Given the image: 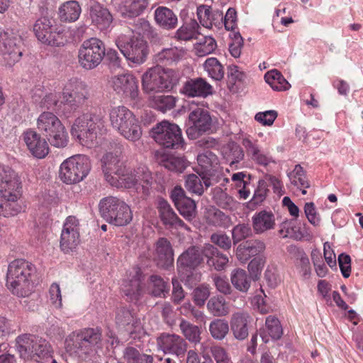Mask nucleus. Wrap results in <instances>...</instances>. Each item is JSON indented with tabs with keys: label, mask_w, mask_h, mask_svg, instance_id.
<instances>
[{
	"label": "nucleus",
	"mask_w": 363,
	"mask_h": 363,
	"mask_svg": "<svg viewBox=\"0 0 363 363\" xmlns=\"http://www.w3.org/2000/svg\"><path fill=\"white\" fill-rule=\"evenodd\" d=\"M116 44L128 62L139 65L146 61L149 48L143 37L121 34L116 40Z\"/></svg>",
	"instance_id": "7"
},
{
	"label": "nucleus",
	"mask_w": 363,
	"mask_h": 363,
	"mask_svg": "<svg viewBox=\"0 0 363 363\" xmlns=\"http://www.w3.org/2000/svg\"><path fill=\"white\" fill-rule=\"evenodd\" d=\"M110 84L118 94L124 98L135 99L138 96V81L131 74L114 76L110 80Z\"/></svg>",
	"instance_id": "18"
},
{
	"label": "nucleus",
	"mask_w": 363,
	"mask_h": 363,
	"mask_svg": "<svg viewBox=\"0 0 363 363\" xmlns=\"http://www.w3.org/2000/svg\"><path fill=\"white\" fill-rule=\"evenodd\" d=\"M49 143L57 148H63L68 143V133L64 125L45 135Z\"/></svg>",
	"instance_id": "46"
},
{
	"label": "nucleus",
	"mask_w": 363,
	"mask_h": 363,
	"mask_svg": "<svg viewBox=\"0 0 363 363\" xmlns=\"http://www.w3.org/2000/svg\"><path fill=\"white\" fill-rule=\"evenodd\" d=\"M106 130L104 117L101 114L87 113L75 120L71 133L83 146L91 148L99 143Z\"/></svg>",
	"instance_id": "2"
},
{
	"label": "nucleus",
	"mask_w": 363,
	"mask_h": 363,
	"mask_svg": "<svg viewBox=\"0 0 363 363\" xmlns=\"http://www.w3.org/2000/svg\"><path fill=\"white\" fill-rule=\"evenodd\" d=\"M153 259L157 266L167 269L174 263V250L170 241L166 238H160L154 244Z\"/></svg>",
	"instance_id": "22"
},
{
	"label": "nucleus",
	"mask_w": 363,
	"mask_h": 363,
	"mask_svg": "<svg viewBox=\"0 0 363 363\" xmlns=\"http://www.w3.org/2000/svg\"><path fill=\"white\" fill-rule=\"evenodd\" d=\"M216 48V40L211 36H203L200 39L199 43L196 45V54L200 56H205L213 52Z\"/></svg>",
	"instance_id": "57"
},
{
	"label": "nucleus",
	"mask_w": 363,
	"mask_h": 363,
	"mask_svg": "<svg viewBox=\"0 0 363 363\" xmlns=\"http://www.w3.org/2000/svg\"><path fill=\"white\" fill-rule=\"evenodd\" d=\"M149 0H128L121 7L120 11L125 18L140 16L147 7Z\"/></svg>",
	"instance_id": "39"
},
{
	"label": "nucleus",
	"mask_w": 363,
	"mask_h": 363,
	"mask_svg": "<svg viewBox=\"0 0 363 363\" xmlns=\"http://www.w3.org/2000/svg\"><path fill=\"white\" fill-rule=\"evenodd\" d=\"M296 267L304 279L310 278L311 267L309 259L303 251H298L296 258Z\"/></svg>",
	"instance_id": "56"
},
{
	"label": "nucleus",
	"mask_w": 363,
	"mask_h": 363,
	"mask_svg": "<svg viewBox=\"0 0 363 363\" xmlns=\"http://www.w3.org/2000/svg\"><path fill=\"white\" fill-rule=\"evenodd\" d=\"M112 127L130 141H136L142 135L141 127L134 114L126 107H113L109 113Z\"/></svg>",
	"instance_id": "5"
},
{
	"label": "nucleus",
	"mask_w": 363,
	"mask_h": 363,
	"mask_svg": "<svg viewBox=\"0 0 363 363\" xmlns=\"http://www.w3.org/2000/svg\"><path fill=\"white\" fill-rule=\"evenodd\" d=\"M264 79L274 91H281L288 90L291 86L281 72L277 69L267 72L264 75Z\"/></svg>",
	"instance_id": "44"
},
{
	"label": "nucleus",
	"mask_w": 363,
	"mask_h": 363,
	"mask_svg": "<svg viewBox=\"0 0 363 363\" xmlns=\"http://www.w3.org/2000/svg\"><path fill=\"white\" fill-rule=\"evenodd\" d=\"M171 198L179 213L186 220H191L196 214L195 201L185 195L181 186H175L171 192Z\"/></svg>",
	"instance_id": "20"
},
{
	"label": "nucleus",
	"mask_w": 363,
	"mask_h": 363,
	"mask_svg": "<svg viewBox=\"0 0 363 363\" xmlns=\"http://www.w3.org/2000/svg\"><path fill=\"white\" fill-rule=\"evenodd\" d=\"M138 186H139V191L145 194H147L149 188L152 183V177L150 172L146 168H142L137 172Z\"/></svg>",
	"instance_id": "59"
},
{
	"label": "nucleus",
	"mask_w": 363,
	"mask_h": 363,
	"mask_svg": "<svg viewBox=\"0 0 363 363\" xmlns=\"http://www.w3.org/2000/svg\"><path fill=\"white\" fill-rule=\"evenodd\" d=\"M199 26L196 20L191 19L189 22L184 23L176 32L175 38L179 40H191L197 39L200 33Z\"/></svg>",
	"instance_id": "41"
},
{
	"label": "nucleus",
	"mask_w": 363,
	"mask_h": 363,
	"mask_svg": "<svg viewBox=\"0 0 363 363\" xmlns=\"http://www.w3.org/2000/svg\"><path fill=\"white\" fill-rule=\"evenodd\" d=\"M204 257V245L190 247L179 257L177 267L186 272H191L203 263Z\"/></svg>",
	"instance_id": "21"
},
{
	"label": "nucleus",
	"mask_w": 363,
	"mask_h": 363,
	"mask_svg": "<svg viewBox=\"0 0 363 363\" xmlns=\"http://www.w3.org/2000/svg\"><path fill=\"white\" fill-rule=\"evenodd\" d=\"M159 163L170 171L182 172L186 167L185 160L174 156L162 157Z\"/></svg>",
	"instance_id": "52"
},
{
	"label": "nucleus",
	"mask_w": 363,
	"mask_h": 363,
	"mask_svg": "<svg viewBox=\"0 0 363 363\" xmlns=\"http://www.w3.org/2000/svg\"><path fill=\"white\" fill-rule=\"evenodd\" d=\"M21 182L16 173L9 167L0 169V216L9 217L22 211L18 202Z\"/></svg>",
	"instance_id": "1"
},
{
	"label": "nucleus",
	"mask_w": 363,
	"mask_h": 363,
	"mask_svg": "<svg viewBox=\"0 0 363 363\" xmlns=\"http://www.w3.org/2000/svg\"><path fill=\"white\" fill-rule=\"evenodd\" d=\"M62 95L60 104L69 112L75 111L90 96L87 85L77 79H72L65 84Z\"/></svg>",
	"instance_id": "11"
},
{
	"label": "nucleus",
	"mask_w": 363,
	"mask_h": 363,
	"mask_svg": "<svg viewBox=\"0 0 363 363\" xmlns=\"http://www.w3.org/2000/svg\"><path fill=\"white\" fill-rule=\"evenodd\" d=\"M185 53L183 48H164L155 55V61L162 65H172L180 61Z\"/></svg>",
	"instance_id": "33"
},
{
	"label": "nucleus",
	"mask_w": 363,
	"mask_h": 363,
	"mask_svg": "<svg viewBox=\"0 0 363 363\" xmlns=\"http://www.w3.org/2000/svg\"><path fill=\"white\" fill-rule=\"evenodd\" d=\"M151 135L155 141L164 147L180 149L184 147L182 130L175 123L162 121L152 128Z\"/></svg>",
	"instance_id": "10"
},
{
	"label": "nucleus",
	"mask_w": 363,
	"mask_h": 363,
	"mask_svg": "<svg viewBox=\"0 0 363 363\" xmlns=\"http://www.w3.org/2000/svg\"><path fill=\"white\" fill-rule=\"evenodd\" d=\"M204 252L206 264L208 267H213L217 271H221L225 269L229 261L226 255L222 253L211 244L204 245Z\"/></svg>",
	"instance_id": "31"
},
{
	"label": "nucleus",
	"mask_w": 363,
	"mask_h": 363,
	"mask_svg": "<svg viewBox=\"0 0 363 363\" xmlns=\"http://www.w3.org/2000/svg\"><path fill=\"white\" fill-rule=\"evenodd\" d=\"M23 42L17 31L6 29L0 33V53L9 66L18 62L23 55Z\"/></svg>",
	"instance_id": "12"
},
{
	"label": "nucleus",
	"mask_w": 363,
	"mask_h": 363,
	"mask_svg": "<svg viewBox=\"0 0 363 363\" xmlns=\"http://www.w3.org/2000/svg\"><path fill=\"white\" fill-rule=\"evenodd\" d=\"M35 272V267L30 262L18 259L11 262L8 267L6 284L13 294L18 296H27L32 289L30 278Z\"/></svg>",
	"instance_id": "3"
},
{
	"label": "nucleus",
	"mask_w": 363,
	"mask_h": 363,
	"mask_svg": "<svg viewBox=\"0 0 363 363\" xmlns=\"http://www.w3.org/2000/svg\"><path fill=\"white\" fill-rule=\"evenodd\" d=\"M197 16L201 25L206 28L218 26L223 22V13L219 10L213 11L207 5H201L197 9Z\"/></svg>",
	"instance_id": "34"
},
{
	"label": "nucleus",
	"mask_w": 363,
	"mask_h": 363,
	"mask_svg": "<svg viewBox=\"0 0 363 363\" xmlns=\"http://www.w3.org/2000/svg\"><path fill=\"white\" fill-rule=\"evenodd\" d=\"M105 55V47L101 40L91 38L83 42L79 50V62L86 69L96 67Z\"/></svg>",
	"instance_id": "13"
},
{
	"label": "nucleus",
	"mask_w": 363,
	"mask_h": 363,
	"mask_svg": "<svg viewBox=\"0 0 363 363\" xmlns=\"http://www.w3.org/2000/svg\"><path fill=\"white\" fill-rule=\"evenodd\" d=\"M36 337L24 334L16 339V349L23 359L33 358V347Z\"/></svg>",
	"instance_id": "40"
},
{
	"label": "nucleus",
	"mask_w": 363,
	"mask_h": 363,
	"mask_svg": "<svg viewBox=\"0 0 363 363\" xmlns=\"http://www.w3.org/2000/svg\"><path fill=\"white\" fill-rule=\"evenodd\" d=\"M210 351L216 363H233L227 351L218 345L210 347Z\"/></svg>",
	"instance_id": "64"
},
{
	"label": "nucleus",
	"mask_w": 363,
	"mask_h": 363,
	"mask_svg": "<svg viewBox=\"0 0 363 363\" xmlns=\"http://www.w3.org/2000/svg\"><path fill=\"white\" fill-rule=\"evenodd\" d=\"M179 329L184 336L185 340H188L189 342L195 345L200 342L201 331L199 326L193 325L184 319H182L179 323Z\"/></svg>",
	"instance_id": "45"
},
{
	"label": "nucleus",
	"mask_w": 363,
	"mask_h": 363,
	"mask_svg": "<svg viewBox=\"0 0 363 363\" xmlns=\"http://www.w3.org/2000/svg\"><path fill=\"white\" fill-rule=\"evenodd\" d=\"M62 125L58 117L50 111L43 112L37 119V128L45 136Z\"/></svg>",
	"instance_id": "36"
},
{
	"label": "nucleus",
	"mask_w": 363,
	"mask_h": 363,
	"mask_svg": "<svg viewBox=\"0 0 363 363\" xmlns=\"http://www.w3.org/2000/svg\"><path fill=\"white\" fill-rule=\"evenodd\" d=\"M150 293L154 296L164 297L169 292V286L167 281L157 276L152 275L150 278Z\"/></svg>",
	"instance_id": "50"
},
{
	"label": "nucleus",
	"mask_w": 363,
	"mask_h": 363,
	"mask_svg": "<svg viewBox=\"0 0 363 363\" xmlns=\"http://www.w3.org/2000/svg\"><path fill=\"white\" fill-rule=\"evenodd\" d=\"M252 225L256 234H263L275 228V216L271 211H260L252 217Z\"/></svg>",
	"instance_id": "28"
},
{
	"label": "nucleus",
	"mask_w": 363,
	"mask_h": 363,
	"mask_svg": "<svg viewBox=\"0 0 363 363\" xmlns=\"http://www.w3.org/2000/svg\"><path fill=\"white\" fill-rule=\"evenodd\" d=\"M157 344L164 353L174 354L178 357H184L188 347L186 341L176 334H162L158 338Z\"/></svg>",
	"instance_id": "19"
},
{
	"label": "nucleus",
	"mask_w": 363,
	"mask_h": 363,
	"mask_svg": "<svg viewBox=\"0 0 363 363\" xmlns=\"http://www.w3.org/2000/svg\"><path fill=\"white\" fill-rule=\"evenodd\" d=\"M210 289L207 285H200L195 288L192 293V298L198 306H203L210 296Z\"/></svg>",
	"instance_id": "62"
},
{
	"label": "nucleus",
	"mask_w": 363,
	"mask_h": 363,
	"mask_svg": "<svg viewBox=\"0 0 363 363\" xmlns=\"http://www.w3.org/2000/svg\"><path fill=\"white\" fill-rule=\"evenodd\" d=\"M101 217L116 226L128 224L133 218L130 207L123 201L114 196L102 199L99 204Z\"/></svg>",
	"instance_id": "6"
},
{
	"label": "nucleus",
	"mask_w": 363,
	"mask_h": 363,
	"mask_svg": "<svg viewBox=\"0 0 363 363\" xmlns=\"http://www.w3.org/2000/svg\"><path fill=\"white\" fill-rule=\"evenodd\" d=\"M158 211L164 225L175 228H187L186 224L177 216L167 201L162 199L159 201Z\"/></svg>",
	"instance_id": "32"
},
{
	"label": "nucleus",
	"mask_w": 363,
	"mask_h": 363,
	"mask_svg": "<svg viewBox=\"0 0 363 363\" xmlns=\"http://www.w3.org/2000/svg\"><path fill=\"white\" fill-rule=\"evenodd\" d=\"M115 152H108L104 155L101 159L102 169L104 173L106 180L108 182V177H113L118 173L119 169L125 167L121 160L122 154V146L116 145Z\"/></svg>",
	"instance_id": "23"
},
{
	"label": "nucleus",
	"mask_w": 363,
	"mask_h": 363,
	"mask_svg": "<svg viewBox=\"0 0 363 363\" xmlns=\"http://www.w3.org/2000/svg\"><path fill=\"white\" fill-rule=\"evenodd\" d=\"M79 222L74 216L67 218L60 238V247L68 253L76 248L79 243Z\"/></svg>",
	"instance_id": "17"
},
{
	"label": "nucleus",
	"mask_w": 363,
	"mask_h": 363,
	"mask_svg": "<svg viewBox=\"0 0 363 363\" xmlns=\"http://www.w3.org/2000/svg\"><path fill=\"white\" fill-rule=\"evenodd\" d=\"M211 241L220 248L228 250L232 246L230 238L224 233H215L211 235Z\"/></svg>",
	"instance_id": "63"
},
{
	"label": "nucleus",
	"mask_w": 363,
	"mask_h": 363,
	"mask_svg": "<svg viewBox=\"0 0 363 363\" xmlns=\"http://www.w3.org/2000/svg\"><path fill=\"white\" fill-rule=\"evenodd\" d=\"M242 145L246 150L247 156L257 164L267 166L271 162L272 158L268 154L264 153L255 142L245 138L242 140Z\"/></svg>",
	"instance_id": "37"
},
{
	"label": "nucleus",
	"mask_w": 363,
	"mask_h": 363,
	"mask_svg": "<svg viewBox=\"0 0 363 363\" xmlns=\"http://www.w3.org/2000/svg\"><path fill=\"white\" fill-rule=\"evenodd\" d=\"M123 357L128 363H140L143 358L145 359L147 363L152 361V358L150 356L140 354V352L133 347H128L125 349Z\"/></svg>",
	"instance_id": "60"
},
{
	"label": "nucleus",
	"mask_w": 363,
	"mask_h": 363,
	"mask_svg": "<svg viewBox=\"0 0 363 363\" xmlns=\"http://www.w3.org/2000/svg\"><path fill=\"white\" fill-rule=\"evenodd\" d=\"M89 17L92 23L101 30L107 29L112 22V16L108 10L96 2L89 7Z\"/></svg>",
	"instance_id": "30"
},
{
	"label": "nucleus",
	"mask_w": 363,
	"mask_h": 363,
	"mask_svg": "<svg viewBox=\"0 0 363 363\" xmlns=\"http://www.w3.org/2000/svg\"><path fill=\"white\" fill-rule=\"evenodd\" d=\"M90 169L91 162L89 157L84 155H76L61 164L60 177L66 184H76L83 180Z\"/></svg>",
	"instance_id": "9"
},
{
	"label": "nucleus",
	"mask_w": 363,
	"mask_h": 363,
	"mask_svg": "<svg viewBox=\"0 0 363 363\" xmlns=\"http://www.w3.org/2000/svg\"><path fill=\"white\" fill-rule=\"evenodd\" d=\"M207 308L214 316H225L229 313L227 303L223 296H213L207 303Z\"/></svg>",
	"instance_id": "47"
},
{
	"label": "nucleus",
	"mask_w": 363,
	"mask_h": 363,
	"mask_svg": "<svg viewBox=\"0 0 363 363\" xmlns=\"http://www.w3.org/2000/svg\"><path fill=\"white\" fill-rule=\"evenodd\" d=\"M265 325L269 336L274 340L279 339L283 330L280 321L277 318L273 315H269L265 320Z\"/></svg>",
	"instance_id": "58"
},
{
	"label": "nucleus",
	"mask_w": 363,
	"mask_h": 363,
	"mask_svg": "<svg viewBox=\"0 0 363 363\" xmlns=\"http://www.w3.org/2000/svg\"><path fill=\"white\" fill-rule=\"evenodd\" d=\"M215 200L216 204L225 210L235 211L238 208V203L234 198L228 195L226 192L220 189L215 195Z\"/></svg>",
	"instance_id": "54"
},
{
	"label": "nucleus",
	"mask_w": 363,
	"mask_h": 363,
	"mask_svg": "<svg viewBox=\"0 0 363 363\" xmlns=\"http://www.w3.org/2000/svg\"><path fill=\"white\" fill-rule=\"evenodd\" d=\"M212 92V86L201 77L186 81L182 89V93L189 97L205 98Z\"/></svg>",
	"instance_id": "24"
},
{
	"label": "nucleus",
	"mask_w": 363,
	"mask_h": 363,
	"mask_svg": "<svg viewBox=\"0 0 363 363\" xmlns=\"http://www.w3.org/2000/svg\"><path fill=\"white\" fill-rule=\"evenodd\" d=\"M123 291L130 301H137L142 294L141 274L136 272L133 277L123 284Z\"/></svg>",
	"instance_id": "38"
},
{
	"label": "nucleus",
	"mask_w": 363,
	"mask_h": 363,
	"mask_svg": "<svg viewBox=\"0 0 363 363\" xmlns=\"http://www.w3.org/2000/svg\"><path fill=\"white\" fill-rule=\"evenodd\" d=\"M179 72L156 66L149 69L143 74L142 77L143 89L147 93L170 91L179 83Z\"/></svg>",
	"instance_id": "4"
},
{
	"label": "nucleus",
	"mask_w": 363,
	"mask_h": 363,
	"mask_svg": "<svg viewBox=\"0 0 363 363\" xmlns=\"http://www.w3.org/2000/svg\"><path fill=\"white\" fill-rule=\"evenodd\" d=\"M138 181L137 174H134L125 166L122 169H119L118 173L113 177H108V183L111 186L128 189L135 188L137 191H139Z\"/></svg>",
	"instance_id": "29"
},
{
	"label": "nucleus",
	"mask_w": 363,
	"mask_h": 363,
	"mask_svg": "<svg viewBox=\"0 0 363 363\" xmlns=\"http://www.w3.org/2000/svg\"><path fill=\"white\" fill-rule=\"evenodd\" d=\"M197 162L196 173L202 178L206 188H208L213 184V182H217L213 177L220 172L218 158L207 150L197 156Z\"/></svg>",
	"instance_id": "15"
},
{
	"label": "nucleus",
	"mask_w": 363,
	"mask_h": 363,
	"mask_svg": "<svg viewBox=\"0 0 363 363\" xmlns=\"http://www.w3.org/2000/svg\"><path fill=\"white\" fill-rule=\"evenodd\" d=\"M33 30L38 40L42 43L60 46L65 42L62 28L48 18L43 17L37 20L34 24Z\"/></svg>",
	"instance_id": "14"
},
{
	"label": "nucleus",
	"mask_w": 363,
	"mask_h": 363,
	"mask_svg": "<svg viewBox=\"0 0 363 363\" xmlns=\"http://www.w3.org/2000/svg\"><path fill=\"white\" fill-rule=\"evenodd\" d=\"M80 13L81 7L77 1H67L59 9V16L62 21H75L79 18Z\"/></svg>",
	"instance_id": "42"
},
{
	"label": "nucleus",
	"mask_w": 363,
	"mask_h": 363,
	"mask_svg": "<svg viewBox=\"0 0 363 363\" xmlns=\"http://www.w3.org/2000/svg\"><path fill=\"white\" fill-rule=\"evenodd\" d=\"M203 67L208 75L215 80H221L224 77V69L219 61L215 57L208 58Z\"/></svg>",
	"instance_id": "51"
},
{
	"label": "nucleus",
	"mask_w": 363,
	"mask_h": 363,
	"mask_svg": "<svg viewBox=\"0 0 363 363\" xmlns=\"http://www.w3.org/2000/svg\"><path fill=\"white\" fill-rule=\"evenodd\" d=\"M288 177L291 184L298 189L310 187L305 171L300 164L296 165L294 170L288 174Z\"/></svg>",
	"instance_id": "48"
},
{
	"label": "nucleus",
	"mask_w": 363,
	"mask_h": 363,
	"mask_svg": "<svg viewBox=\"0 0 363 363\" xmlns=\"http://www.w3.org/2000/svg\"><path fill=\"white\" fill-rule=\"evenodd\" d=\"M175 103V98L170 95H157L152 99V106L162 113L172 109Z\"/></svg>",
	"instance_id": "55"
},
{
	"label": "nucleus",
	"mask_w": 363,
	"mask_h": 363,
	"mask_svg": "<svg viewBox=\"0 0 363 363\" xmlns=\"http://www.w3.org/2000/svg\"><path fill=\"white\" fill-rule=\"evenodd\" d=\"M24 141L33 156L38 158L45 157L49 152V147L45 139L33 130L24 133Z\"/></svg>",
	"instance_id": "26"
},
{
	"label": "nucleus",
	"mask_w": 363,
	"mask_h": 363,
	"mask_svg": "<svg viewBox=\"0 0 363 363\" xmlns=\"http://www.w3.org/2000/svg\"><path fill=\"white\" fill-rule=\"evenodd\" d=\"M230 281L237 290L243 293H246L251 285V277L245 270L239 268L232 271Z\"/></svg>",
	"instance_id": "43"
},
{
	"label": "nucleus",
	"mask_w": 363,
	"mask_h": 363,
	"mask_svg": "<svg viewBox=\"0 0 363 363\" xmlns=\"http://www.w3.org/2000/svg\"><path fill=\"white\" fill-rule=\"evenodd\" d=\"M155 20L163 29L172 30L177 27L178 18L174 11L165 6H159L155 11Z\"/></svg>",
	"instance_id": "35"
},
{
	"label": "nucleus",
	"mask_w": 363,
	"mask_h": 363,
	"mask_svg": "<svg viewBox=\"0 0 363 363\" xmlns=\"http://www.w3.org/2000/svg\"><path fill=\"white\" fill-rule=\"evenodd\" d=\"M251 316L247 312L239 311L232 315L230 319V330L237 340H242L248 336V323Z\"/></svg>",
	"instance_id": "27"
},
{
	"label": "nucleus",
	"mask_w": 363,
	"mask_h": 363,
	"mask_svg": "<svg viewBox=\"0 0 363 363\" xmlns=\"http://www.w3.org/2000/svg\"><path fill=\"white\" fill-rule=\"evenodd\" d=\"M266 249L264 241L258 239L250 240L240 244L236 250V256L242 262H246L250 257L263 255Z\"/></svg>",
	"instance_id": "25"
},
{
	"label": "nucleus",
	"mask_w": 363,
	"mask_h": 363,
	"mask_svg": "<svg viewBox=\"0 0 363 363\" xmlns=\"http://www.w3.org/2000/svg\"><path fill=\"white\" fill-rule=\"evenodd\" d=\"M252 234V229L248 224L240 223L232 230V238L234 245L250 237Z\"/></svg>",
	"instance_id": "61"
},
{
	"label": "nucleus",
	"mask_w": 363,
	"mask_h": 363,
	"mask_svg": "<svg viewBox=\"0 0 363 363\" xmlns=\"http://www.w3.org/2000/svg\"><path fill=\"white\" fill-rule=\"evenodd\" d=\"M211 336L218 340L224 339L229 331V325L227 321L217 319L212 321L209 325Z\"/></svg>",
	"instance_id": "53"
},
{
	"label": "nucleus",
	"mask_w": 363,
	"mask_h": 363,
	"mask_svg": "<svg viewBox=\"0 0 363 363\" xmlns=\"http://www.w3.org/2000/svg\"><path fill=\"white\" fill-rule=\"evenodd\" d=\"M185 187L188 191L201 196L203 194L206 188L202 178L198 174H191L186 177Z\"/></svg>",
	"instance_id": "49"
},
{
	"label": "nucleus",
	"mask_w": 363,
	"mask_h": 363,
	"mask_svg": "<svg viewBox=\"0 0 363 363\" xmlns=\"http://www.w3.org/2000/svg\"><path fill=\"white\" fill-rule=\"evenodd\" d=\"M211 126L212 118L209 112L203 108L197 107L189 114V127L186 133L189 139L194 140L210 130Z\"/></svg>",
	"instance_id": "16"
},
{
	"label": "nucleus",
	"mask_w": 363,
	"mask_h": 363,
	"mask_svg": "<svg viewBox=\"0 0 363 363\" xmlns=\"http://www.w3.org/2000/svg\"><path fill=\"white\" fill-rule=\"evenodd\" d=\"M101 341V333L99 328H86L73 333L66 340L67 352L81 357L94 352L95 346Z\"/></svg>",
	"instance_id": "8"
}]
</instances>
